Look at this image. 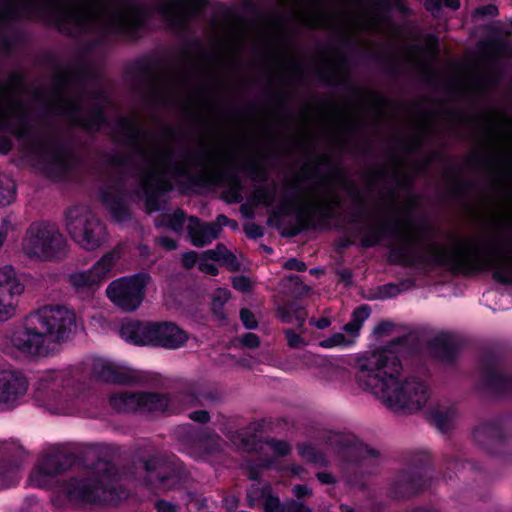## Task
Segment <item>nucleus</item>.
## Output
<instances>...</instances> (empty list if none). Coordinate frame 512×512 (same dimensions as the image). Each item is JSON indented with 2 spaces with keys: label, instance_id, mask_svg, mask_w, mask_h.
Returning <instances> with one entry per match:
<instances>
[{
  "label": "nucleus",
  "instance_id": "nucleus-1",
  "mask_svg": "<svg viewBox=\"0 0 512 512\" xmlns=\"http://www.w3.org/2000/svg\"><path fill=\"white\" fill-rule=\"evenodd\" d=\"M505 240L490 238L482 242L466 241L455 249L435 242L425 245L426 253L417 248L422 246L420 238L404 235L402 244L389 249L388 262L406 268L430 270L445 268L453 275L471 277L482 272H491L492 279L504 286H512V262H502Z\"/></svg>",
  "mask_w": 512,
  "mask_h": 512
},
{
  "label": "nucleus",
  "instance_id": "nucleus-2",
  "mask_svg": "<svg viewBox=\"0 0 512 512\" xmlns=\"http://www.w3.org/2000/svg\"><path fill=\"white\" fill-rule=\"evenodd\" d=\"M356 368L359 385L392 410L418 411L429 398L424 383L415 378L400 377L401 364L391 349H379L363 355L357 359Z\"/></svg>",
  "mask_w": 512,
  "mask_h": 512
},
{
  "label": "nucleus",
  "instance_id": "nucleus-3",
  "mask_svg": "<svg viewBox=\"0 0 512 512\" xmlns=\"http://www.w3.org/2000/svg\"><path fill=\"white\" fill-rule=\"evenodd\" d=\"M22 15L27 19L36 18L44 21L69 37L87 33L94 19L93 15L84 9L62 7L50 1L26 0L19 8L12 4L0 8V28L8 26ZM0 48L6 54H11L15 49L12 39L1 31Z\"/></svg>",
  "mask_w": 512,
  "mask_h": 512
},
{
  "label": "nucleus",
  "instance_id": "nucleus-4",
  "mask_svg": "<svg viewBox=\"0 0 512 512\" xmlns=\"http://www.w3.org/2000/svg\"><path fill=\"white\" fill-rule=\"evenodd\" d=\"M78 322H36L21 324L12 333L10 342L21 353L44 356L54 352L58 345L74 339L80 331Z\"/></svg>",
  "mask_w": 512,
  "mask_h": 512
},
{
  "label": "nucleus",
  "instance_id": "nucleus-5",
  "mask_svg": "<svg viewBox=\"0 0 512 512\" xmlns=\"http://www.w3.org/2000/svg\"><path fill=\"white\" fill-rule=\"evenodd\" d=\"M114 467L107 462H99L96 471L84 479H70L61 488V493L74 504L114 502L122 497L116 492Z\"/></svg>",
  "mask_w": 512,
  "mask_h": 512
},
{
  "label": "nucleus",
  "instance_id": "nucleus-6",
  "mask_svg": "<svg viewBox=\"0 0 512 512\" xmlns=\"http://www.w3.org/2000/svg\"><path fill=\"white\" fill-rule=\"evenodd\" d=\"M22 251L29 259L57 261L67 255V240L50 222H33L22 239Z\"/></svg>",
  "mask_w": 512,
  "mask_h": 512
},
{
  "label": "nucleus",
  "instance_id": "nucleus-7",
  "mask_svg": "<svg viewBox=\"0 0 512 512\" xmlns=\"http://www.w3.org/2000/svg\"><path fill=\"white\" fill-rule=\"evenodd\" d=\"M77 395L69 370L45 371L38 379L37 400L52 413H68Z\"/></svg>",
  "mask_w": 512,
  "mask_h": 512
},
{
  "label": "nucleus",
  "instance_id": "nucleus-8",
  "mask_svg": "<svg viewBox=\"0 0 512 512\" xmlns=\"http://www.w3.org/2000/svg\"><path fill=\"white\" fill-rule=\"evenodd\" d=\"M65 220L69 235L82 248L93 251L104 243L106 226L91 212L71 207L65 213Z\"/></svg>",
  "mask_w": 512,
  "mask_h": 512
},
{
  "label": "nucleus",
  "instance_id": "nucleus-9",
  "mask_svg": "<svg viewBox=\"0 0 512 512\" xmlns=\"http://www.w3.org/2000/svg\"><path fill=\"white\" fill-rule=\"evenodd\" d=\"M32 149L49 177L62 178L71 172L76 156L67 141L59 138L37 139L33 141Z\"/></svg>",
  "mask_w": 512,
  "mask_h": 512
},
{
  "label": "nucleus",
  "instance_id": "nucleus-10",
  "mask_svg": "<svg viewBox=\"0 0 512 512\" xmlns=\"http://www.w3.org/2000/svg\"><path fill=\"white\" fill-rule=\"evenodd\" d=\"M150 280L151 277L147 272L119 277L108 284L106 296L121 311L134 312L145 300Z\"/></svg>",
  "mask_w": 512,
  "mask_h": 512
},
{
  "label": "nucleus",
  "instance_id": "nucleus-11",
  "mask_svg": "<svg viewBox=\"0 0 512 512\" xmlns=\"http://www.w3.org/2000/svg\"><path fill=\"white\" fill-rule=\"evenodd\" d=\"M128 327L134 333L133 345L160 346L167 349H177L188 340V333L175 322H139Z\"/></svg>",
  "mask_w": 512,
  "mask_h": 512
},
{
  "label": "nucleus",
  "instance_id": "nucleus-12",
  "mask_svg": "<svg viewBox=\"0 0 512 512\" xmlns=\"http://www.w3.org/2000/svg\"><path fill=\"white\" fill-rule=\"evenodd\" d=\"M129 15L117 14L104 26L105 35L115 39L135 43L142 39L153 15L150 6L143 3H130Z\"/></svg>",
  "mask_w": 512,
  "mask_h": 512
},
{
  "label": "nucleus",
  "instance_id": "nucleus-13",
  "mask_svg": "<svg viewBox=\"0 0 512 512\" xmlns=\"http://www.w3.org/2000/svg\"><path fill=\"white\" fill-rule=\"evenodd\" d=\"M169 172L175 178L185 177L186 187L206 188L211 186H227L229 189L242 194L244 186L236 169L225 167L213 172L191 174L187 169L176 163L169 166Z\"/></svg>",
  "mask_w": 512,
  "mask_h": 512
},
{
  "label": "nucleus",
  "instance_id": "nucleus-14",
  "mask_svg": "<svg viewBox=\"0 0 512 512\" xmlns=\"http://www.w3.org/2000/svg\"><path fill=\"white\" fill-rule=\"evenodd\" d=\"M206 5L207 0H158L155 11L172 29L184 31Z\"/></svg>",
  "mask_w": 512,
  "mask_h": 512
},
{
  "label": "nucleus",
  "instance_id": "nucleus-15",
  "mask_svg": "<svg viewBox=\"0 0 512 512\" xmlns=\"http://www.w3.org/2000/svg\"><path fill=\"white\" fill-rule=\"evenodd\" d=\"M82 112L83 108L79 102L71 100L61 113L66 115L74 126L93 135L98 134L103 127L110 124L105 107L99 102H94L86 110V115H82Z\"/></svg>",
  "mask_w": 512,
  "mask_h": 512
},
{
  "label": "nucleus",
  "instance_id": "nucleus-16",
  "mask_svg": "<svg viewBox=\"0 0 512 512\" xmlns=\"http://www.w3.org/2000/svg\"><path fill=\"white\" fill-rule=\"evenodd\" d=\"M140 478L153 489H170L179 481V471L172 461L153 457L144 463Z\"/></svg>",
  "mask_w": 512,
  "mask_h": 512
},
{
  "label": "nucleus",
  "instance_id": "nucleus-17",
  "mask_svg": "<svg viewBox=\"0 0 512 512\" xmlns=\"http://www.w3.org/2000/svg\"><path fill=\"white\" fill-rule=\"evenodd\" d=\"M92 374L109 383L128 384L139 379L137 371L123 361H116L103 356L89 358Z\"/></svg>",
  "mask_w": 512,
  "mask_h": 512
},
{
  "label": "nucleus",
  "instance_id": "nucleus-18",
  "mask_svg": "<svg viewBox=\"0 0 512 512\" xmlns=\"http://www.w3.org/2000/svg\"><path fill=\"white\" fill-rule=\"evenodd\" d=\"M172 182L156 171L145 173L139 183V191L145 198V209L147 214L158 212L162 209L161 198L172 192Z\"/></svg>",
  "mask_w": 512,
  "mask_h": 512
},
{
  "label": "nucleus",
  "instance_id": "nucleus-19",
  "mask_svg": "<svg viewBox=\"0 0 512 512\" xmlns=\"http://www.w3.org/2000/svg\"><path fill=\"white\" fill-rule=\"evenodd\" d=\"M27 391L28 382L21 372L11 367L0 366V407H16Z\"/></svg>",
  "mask_w": 512,
  "mask_h": 512
},
{
  "label": "nucleus",
  "instance_id": "nucleus-20",
  "mask_svg": "<svg viewBox=\"0 0 512 512\" xmlns=\"http://www.w3.org/2000/svg\"><path fill=\"white\" fill-rule=\"evenodd\" d=\"M118 255L114 251L105 253L87 271L73 273L69 277L70 284L78 291L99 286L112 271Z\"/></svg>",
  "mask_w": 512,
  "mask_h": 512
},
{
  "label": "nucleus",
  "instance_id": "nucleus-21",
  "mask_svg": "<svg viewBox=\"0 0 512 512\" xmlns=\"http://www.w3.org/2000/svg\"><path fill=\"white\" fill-rule=\"evenodd\" d=\"M46 60L58 69L53 75L54 88L58 93L72 81L82 83L94 77L93 65L88 58L78 57L69 69H63L58 59L52 54H48Z\"/></svg>",
  "mask_w": 512,
  "mask_h": 512
},
{
  "label": "nucleus",
  "instance_id": "nucleus-22",
  "mask_svg": "<svg viewBox=\"0 0 512 512\" xmlns=\"http://www.w3.org/2000/svg\"><path fill=\"white\" fill-rule=\"evenodd\" d=\"M68 466V457L61 452L43 454L29 476V484L34 487H47L55 476Z\"/></svg>",
  "mask_w": 512,
  "mask_h": 512
},
{
  "label": "nucleus",
  "instance_id": "nucleus-23",
  "mask_svg": "<svg viewBox=\"0 0 512 512\" xmlns=\"http://www.w3.org/2000/svg\"><path fill=\"white\" fill-rule=\"evenodd\" d=\"M99 194L101 202L109 210L115 222L124 223L133 218V212L127 204V190L123 178H119L112 185L102 188Z\"/></svg>",
  "mask_w": 512,
  "mask_h": 512
},
{
  "label": "nucleus",
  "instance_id": "nucleus-24",
  "mask_svg": "<svg viewBox=\"0 0 512 512\" xmlns=\"http://www.w3.org/2000/svg\"><path fill=\"white\" fill-rule=\"evenodd\" d=\"M315 75L320 83L327 86H336L350 91L354 95L369 94L373 98V104L379 108L387 105L389 99L379 92L366 91L353 83L348 73H339L331 67H317Z\"/></svg>",
  "mask_w": 512,
  "mask_h": 512
},
{
  "label": "nucleus",
  "instance_id": "nucleus-25",
  "mask_svg": "<svg viewBox=\"0 0 512 512\" xmlns=\"http://www.w3.org/2000/svg\"><path fill=\"white\" fill-rule=\"evenodd\" d=\"M9 132L17 139H26L31 135V127L28 122L27 111L21 112L17 116V123L11 121L8 109L0 106V154L7 155L13 149V142L11 138L2 133Z\"/></svg>",
  "mask_w": 512,
  "mask_h": 512
},
{
  "label": "nucleus",
  "instance_id": "nucleus-26",
  "mask_svg": "<svg viewBox=\"0 0 512 512\" xmlns=\"http://www.w3.org/2000/svg\"><path fill=\"white\" fill-rule=\"evenodd\" d=\"M316 161L318 165L328 167L330 170L329 175L337 179L340 186L352 197L358 212L351 215L349 223H358L359 219L357 217L359 215H363L366 210L360 189L349 179L347 172L343 167L332 162L330 156L319 155L317 156Z\"/></svg>",
  "mask_w": 512,
  "mask_h": 512
},
{
  "label": "nucleus",
  "instance_id": "nucleus-27",
  "mask_svg": "<svg viewBox=\"0 0 512 512\" xmlns=\"http://www.w3.org/2000/svg\"><path fill=\"white\" fill-rule=\"evenodd\" d=\"M342 206L340 197L333 194L329 202L321 204L309 203L306 205L304 212L305 221H310L314 225L312 230L318 229H330L331 221L339 219L341 213L338 212V208Z\"/></svg>",
  "mask_w": 512,
  "mask_h": 512
},
{
  "label": "nucleus",
  "instance_id": "nucleus-28",
  "mask_svg": "<svg viewBox=\"0 0 512 512\" xmlns=\"http://www.w3.org/2000/svg\"><path fill=\"white\" fill-rule=\"evenodd\" d=\"M24 291L23 283L17 278L11 265L0 267V320H8L14 314L15 307L11 301H6L5 292L11 298Z\"/></svg>",
  "mask_w": 512,
  "mask_h": 512
},
{
  "label": "nucleus",
  "instance_id": "nucleus-29",
  "mask_svg": "<svg viewBox=\"0 0 512 512\" xmlns=\"http://www.w3.org/2000/svg\"><path fill=\"white\" fill-rule=\"evenodd\" d=\"M140 324L139 322H88L84 326V322H78L80 331L74 335L77 336H89L91 339H97L101 336H108L110 334H117L125 342L133 344L134 333H131L128 327Z\"/></svg>",
  "mask_w": 512,
  "mask_h": 512
},
{
  "label": "nucleus",
  "instance_id": "nucleus-30",
  "mask_svg": "<svg viewBox=\"0 0 512 512\" xmlns=\"http://www.w3.org/2000/svg\"><path fill=\"white\" fill-rule=\"evenodd\" d=\"M403 220L388 218L365 229L360 244L363 248H372L386 237H399L402 233Z\"/></svg>",
  "mask_w": 512,
  "mask_h": 512
},
{
  "label": "nucleus",
  "instance_id": "nucleus-31",
  "mask_svg": "<svg viewBox=\"0 0 512 512\" xmlns=\"http://www.w3.org/2000/svg\"><path fill=\"white\" fill-rule=\"evenodd\" d=\"M113 134L115 142H120L128 147H135L137 148V154H144V150L141 148L144 131L133 118L120 117L116 121Z\"/></svg>",
  "mask_w": 512,
  "mask_h": 512
},
{
  "label": "nucleus",
  "instance_id": "nucleus-32",
  "mask_svg": "<svg viewBox=\"0 0 512 512\" xmlns=\"http://www.w3.org/2000/svg\"><path fill=\"white\" fill-rule=\"evenodd\" d=\"M187 232L191 244L195 247L202 248L219 237L221 228L214 223L203 222L197 216H191L189 218Z\"/></svg>",
  "mask_w": 512,
  "mask_h": 512
},
{
  "label": "nucleus",
  "instance_id": "nucleus-33",
  "mask_svg": "<svg viewBox=\"0 0 512 512\" xmlns=\"http://www.w3.org/2000/svg\"><path fill=\"white\" fill-rule=\"evenodd\" d=\"M137 411L157 413V412H177L179 408L166 394L154 392H138Z\"/></svg>",
  "mask_w": 512,
  "mask_h": 512
},
{
  "label": "nucleus",
  "instance_id": "nucleus-34",
  "mask_svg": "<svg viewBox=\"0 0 512 512\" xmlns=\"http://www.w3.org/2000/svg\"><path fill=\"white\" fill-rule=\"evenodd\" d=\"M162 61L154 56L145 55L130 63L126 67V73L135 79L153 83Z\"/></svg>",
  "mask_w": 512,
  "mask_h": 512
},
{
  "label": "nucleus",
  "instance_id": "nucleus-35",
  "mask_svg": "<svg viewBox=\"0 0 512 512\" xmlns=\"http://www.w3.org/2000/svg\"><path fill=\"white\" fill-rule=\"evenodd\" d=\"M362 322H346L339 331L322 340L320 345L324 348L350 347L357 342L362 329Z\"/></svg>",
  "mask_w": 512,
  "mask_h": 512
},
{
  "label": "nucleus",
  "instance_id": "nucleus-36",
  "mask_svg": "<svg viewBox=\"0 0 512 512\" xmlns=\"http://www.w3.org/2000/svg\"><path fill=\"white\" fill-rule=\"evenodd\" d=\"M461 341L453 334L441 332L430 341V349L435 357L450 361L458 353Z\"/></svg>",
  "mask_w": 512,
  "mask_h": 512
},
{
  "label": "nucleus",
  "instance_id": "nucleus-37",
  "mask_svg": "<svg viewBox=\"0 0 512 512\" xmlns=\"http://www.w3.org/2000/svg\"><path fill=\"white\" fill-rule=\"evenodd\" d=\"M310 178V174L307 173L306 170L302 169L295 181L288 186L287 193L282 200L278 211L273 214V217L269 218V222H271L273 218H277L279 221V215L289 216L295 212L294 209L298 203L297 196L302 191L298 182L301 180H309Z\"/></svg>",
  "mask_w": 512,
  "mask_h": 512
},
{
  "label": "nucleus",
  "instance_id": "nucleus-38",
  "mask_svg": "<svg viewBox=\"0 0 512 512\" xmlns=\"http://www.w3.org/2000/svg\"><path fill=\"white\" fill-rule=\"evenodd\" d=\"M76 320L74 310L63 304H45L26 316L24 320Z\"/></svg>",
  "mask_w": 512,
  "mask_h": 512
},
{
  "label": "nucleus",
  "instance_id": "nucleus-39",
  "mask_svg": "<svg viewBox=\"0 0 512 512\" xmlns=\"http://www.w3.org/2000/svg\"><path fill=\"white\" fill-rule=\"evenodd\" d=\"M202 258L218 262L231 272H236L240 269V263L236 255L228 250L223 243H218L214 249L203 251Z\"/></svg>",
  "mask_w": 512,
  "mask_h": 512
},
{
  "label": "nucleus",
  "instance_id": "nucleus-40",
  "mask_svg": "<svg viewBox=\"0 0 512 512\" xmlns=\"http://www.w3.org/2000/svg\"><path fill=\"white\" fill-rule=\"evenodd\" d=\"M366 57L372 61L382 64L384 72L392 77L399 76L402 72L401 63L398 57L387 51H370Z\"/></svg>",
  "mask_w": 512,
  "mask_h": 512
},
{
  "label": "nucleus",
  "instance_id": "nucleus-41",
  "mask_svg": "<svg viewBox=\"0 0 512 512\" xmlns=\"http://www.w3.org/2000/svg\"><path fill=\"white\" fill-rule=\"evenodd\" d=\"M251 181L265 183L269 178V171L262 159L250 158L238 167Z\"/></svg>",
  "mask_w": 512,
  "mask_h": 512
},
{
  "label": "nucleus",
  "instance_id": "nucleus-42",
  "mask_svg": "<svg viewBox=\"0 0 512 512\" xmlns=\"http://www.w3.org/2000/svg\"><path fill=\"white\" fill-rule=\"evenodd\" d=\"M138 392H121L113 394L110 399V405L112 408L119 412H130L137 411L138 407Z\"/></svg>",
  "mask_w": 512,
  "mask_h": 512
},
{
  "label": "nucleus",
  "instance_id": "nucleus-43",
  "mask_svg": "<svg viewBox=\"0 0 512 512\" xmlns=\"http://www.w3.org/2000/svg\"><path fill=\"white\" fill-rule=\"evenodd\" d=\"M20 464L5 462L0 464V490L17 484L20 480Z\"/></svg>",
  "mask_w": 512,
  "mask_h": 512
},
{
  "label": "nucleus",
  "instance_id": "nucleus-44",
  "mask_svg": "<svg viewBox=\"0 0 512 512\" xmlns=\"http://www.w3.org/2000/svg\"><path fill=\"white\" fill-rule=\"evenodd\" d=\"M231 298V291L226 288H218L212 295L211 311L216 320H228L224 312L225 305Z\"/></svg>",
  "mask_w": 512,
  "mask_h": 512
},
{
  "label": "nucleus",
  "instance_id": "nucleus-45",
  "mask_svg": "<svg viewBox=\"0 0 512 512\" xmlns=\"http://www.w3.org/2000/svg\"><path fill=\"white\" fill-rule=\"evenodd\" d=\"M457 411L452 406H438L431 411V418L436 426L445 431L456 418Z\"/></svg>",
  "mask_w": 512,
  "mask_h": 512
},
{
  "label": "nucleus",
  "instance_id": "nucleus-46",
  "mask_svg": "<svg viewBox=\"0 0 512 512\" xmlns=\"http://www.w3.org/2000/svg\"><path fill=\"white\" fill-rule=\"evenodd\" d=\"M397 493L401 496H406L418 492L422 486L420 479L414 475L402 474L398 477L397 482Z\"/></svg>",
  "mask_w": 512,
  "mask_h": 512
},
{
  "label": "nucleus",
  "instance_id": "nucleus-47",
  "mask_svg": "<svg viewBox=\"0 0 512 512\" xmlns=\"http://www.w3.org/2000/svg\"><path fill=\"white\" fill-rule=\"evenodd\" d=\"M181 156L187 163L195 166H204L215 162V158L205 146H201L195 153L186 150Z\"/></svg>",
  "mask_w": 512,
  "mask_h": 512
},
{
  "label": "nucleus",
  "instance_id": "nucleus-48",
  "mask_svg": "<svg viewBox=\"0 0 512 512\" xmlns=\"http://www.w3.org/2000/svg\"><path fill=\"white\" fill-rule=\"evenodd\" d=\"M476 187V182L462 179L458 173L454 177V185L451 187L448 196L452 200L466 198L468 192Z\"/></svg>",
  "mask_w": 512,
  "mask_h": 512
},
{
  "label": "nucleus",
  "instance_id": "nucleus-49",
  "mask_svg": "<svg viewBox=\"0 0 512 512\" xmlns=\"http://www.w3.org/2000/svg\"><path fill=\"white\" fill-rule=\"evenodd\" d=\"M304 212L303 211H296L295 217H296V224L292 225L290 227L285 228L282 231V236L286 238H294L298 236L303 231H310L314 227L312 222L305 221L304 219Z\"/></svg>",
  "mask_w": 512,
  "mask_h": 512
},
{
  "label": "nucleus",
  "instance_id": "nucleus-50",
  "mask_svg": "<svg viewBox=\"0 0 512 512\" xmlns=\"http://www.w3.org/2000/svg\"><path fill=\"white\" fill-rule=\"evenodd\" d=\"M261 501L264 512H287V502L281 503L280 499L273 495L270 489L261 491Z\"/></svg>",
  "mask_w": 512,
  "mask_h": 512
},
{
  "label": "nucleus",
  "instance_id": "nucleus-51",
  "mask_svg": "<svg viewBox=\"0 0 512 512\" xmlns=\"http://www.w3.org/2000/svg\"><path fill=\"white\" fill-rule=\"evenodd\" d=\"M275 197V186L271 188L266 186H259L254 190L251 200L255 205L271 206L275 201Z\"/></svg>",
  "mask_w": 512,
  "mask_h": 512
},
{
  "label": "nucleus",
  "instance_id": "nucleus-52",
  "mask_svg": "<svg viewBox=\"0 0 512 512\" xmlns=\"http://www.w3.org/2000/svg\"><path fill=\"white\" fill-rule=\"evenodd\" d=\"M300 455L309 462L325 465L326 457L322 452H319L313 445L303 443L299 446Z\"/></svg>",
  "mask_w": 512,
  "mask_h": 512
},
{
  "label": "nucleus",
  "instance_id": "nucleus-53",
  "mask_svg": "<svg viewBox=\"0 0 512 512\" xmlns=\"http://www.w3.org/2000/svg\"><path fill=\"white\" fill-rule=\"evenodd\" d=\"M412 52H426L429 54H437L439 51V38L432 33L425 36V45H413L409 48Z\"/></svg>",
  "mask_w": 512,
  "mask_h": 512
},
{
  "label": "nucleus",
  "instance_id": "nucleus-54",
  "mask_svg": "<svg viewBox=\"0 0 512 512\" xmlns=\"http://www.w3.org/2000/svg\"><path fill=\"white\" fill-rule=\"evenodd\" d=\"M288 344L292 348H301L308 344L309 339L305 337V332L300 325L298 330H287L285 332Z\"/></svg>",
  "mask_w": 512,
  "mask_h": 512
},
{
  "label": "nucleus",
  "instance_id": "nucleus-55",
  "mask_svg": "<svg viewBox=\"0 0 512 512\" xmlns=\"http://www.w3.org/2000/svg\"><path fill=\"white\" fill-rule=\"evenodd\" d=\"M168 228L175 232H181L183 230L186 214L184 210L178 208L173 213H168Z\"/></svg>",
  "mask_w": 512,
  "mask_h": 512
},
{
  "label": "nucleus",
  "instance_id": "nucleus-56",
  "mask_svg": "<svg viewBox=\"0 0 512 512\" xmlns=\"http://www.w3.org/2000/svg\"><path fill=\"white\" fill-rule=\"evenodd\" d=\"M373 7L377 11L390 12L392 8H396L400 12L407 10L403 0H376Z\"/></svg>",
  "mask_w": 512,
  "mask_h": 512
},
{
  "label": "nucleus",
  "instance_id": "nucleus-57",
  "mask_svg": "<svg viewBox=\"0 0 512 512\" xmlns=\"http://www.w3.org/2000/svg\"><path fill=\"white\" fill-rule=\"evenodd\" d=\"M16 196V187L14 184L5 186L3 183L0 186V207L10 205Z\"/></svg>",
  "mask_w": 512,
  "mask_h": 512
},
{
  "label": "nucleus",
  "instance_id": "nucleus-58",
  "mask_svg": "<svg viewBox=\"0 0 512 512\" xmlns=\"http://www.w3.org/2000/svg\"><path fill=\"white\" fill-rule=\"evenodd\" d=\"M231 441L233 442V444L235 446H237L243 450H246V451L252 450L253 446H254L253 439H248L247 433L244 431L235 433L231 437Z\"/></svg>",
  "mask_w": 512,
  "mask_h": 512
},
{
  "label": "nucleus",
  "instance_id": "nucleus-59",
  "mask_svg": "<svg viewBox=\"0 0 512 512\" xmlns=\"http://www.w3.org/2000/svg\"><path fill=\"white\" fill-rule=\"evenodd\" d=\"M109 37H113L115 38L113 35H105L104 33V28L102 29V37L100 38H97L87 44H85L82 48H81V51H80V55L79 57H85L87 58V56L89 54H91L94 49L98 48V47H101L103 44H104V41L106 38H109Z\"/></svg>",
  "mask_w": 512,
  "mask_h": 512
},
{
  "label": "nucleus",
  "instance_id": "nucleus-60",
  "mask_svg": "<svg viewBox=\"0 0 512 512\" xmlns=\"http://www.w3.org/2000/svg\"><path fill=\"white\" fill-rule=\"evenodd\" d=\"M445 156L441 151L433 150L417 165L419 171H425L433 162L444 161Z\"/></svg>",
  "mask_w": 512,
  "mask_h": 512
},
{
  "label": "nucleus",
  "instance_id": "nucleus-61",
  "mask_svg": "<svg viewBox=\"0 0 512 512\" xmlns=\"http://www.w3.org/2000/svg\"><path fill=\"white\" fill-rule=\"evenodd\" d=\"M402 291L401 285L396 283H387L378 288L379 297L382 299L397 296Z\"/></svg>",
  "mask_w": 512,
  "mask_h": 512
},
{
  "label": "nucleus",
  "instance_id": "nucleus-62",
  "mask_svg": "<svg viewBox=\"0 0 512 512\" xmlns=\"http://www.w3.org/2000/svg\"><path fill=\"white\" fill-rule=\"evenodd\" d=\"M105 163L112 167H125L130 163V158L122 154H105Z\"/></svg>",
  "mask_w": 512,
  "mask_h": 512
},
{
  "label": "nucleus",
  "instance_id": "nucleus-63",
  "mask_svg": "<svg viewBox=\"0 0 512 512\" xmlns=\"http://www.w3.org/2000/svg\"><path fill=\"white\" fill-rule=\"evenodd\" d=\"M494 163H495L494 159L482 157L477 154L471 155L467 159V164L470 167H486V168L490 169L494 165Z\"/></svg>",
  "mask_w": 512,
  "mask_h": 512
},
{
  "label": "nucleus",
  "instance_id": "nucleus-64",
  "mask_svg": "<svg viewBox=\"0 0 512 512\" xmlns=\"http://www.w3.org/2000/svg\"><path fill=\"white\" fill-rule=\"evenodd\" d=\"M243 230H244L245 235L249 239H258V238L263 237V235H264L263 227L254 222H248V223L244 224Z\"/></svg>",
  "mask_w": 512,
  "mask_h": 512
}]
</instances>
